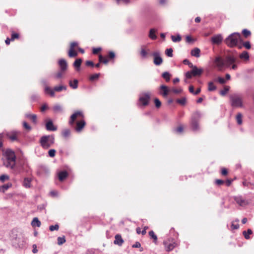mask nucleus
<instances>
[{
    "label": "nucleus",
    "instance_id": "obj_1",
    "mask_svg": "<svg viewBox=\"0 0 254 254\" xmlns=\"http://www.w3.org/2000/svg\"><path fill=\"white\" fill-rule=\"evenodd\" d=\"M3 164L6 168L14 171L16 174L21 172L20 169H15L16 156L14 152L10 149H6L3 154Z\"/></svg>",
    "mask_w": 254,
    "mask_h": 254
},
{
    "label": "nucleus",
    "instance_id": "obj_2",
    "mask_svg": "<svg viewBox=\"0 0 254 254\" xmlns=\"http://www.w3.org/2000/svg\"><path fill=\"white\" fill-rule=\"evenodd\" d=\"M10 240L12 246L15 248L22 249L26 245V239L15 230L11 231L10 234Z\"/></svg>",
    "mask_w": 254,
    "mask_h": 254
},
{
    "label": "nucleus",
    "instance_id": "obj_3",
    "mask_svg": "<svg viewBox=\"0 0 254 254\" xmlns=\"http://www.w3.org/2000/svg\"><path fill=\"white\" fill-rule=\"evenodd\" d=\"M224 42L230 48L236 47L241 42V35L239 33H232L225 39Z\"/></svg>",
    "mask_w": 254,
    "mask_h": 254
},
{
    "label": "nucleus",
    "instance_id": "obj_4",
    "mask_svg": "<svg viewBox=\"0 0 254 254\" xmlns=\"http://www.w3.org/2000/svg\"><path fill=\"white\" fill-rule=\"evenodd\" d=\"M39 143L43 149H47L54 144L55 136L54 135H43L40 138Z\"/></svg>",
    "mask_w": 254,
    "mask_h": 254
},
{
    "label": "nucleus",
    "instance_id": "obj_5",
    "mask_svg": "<svg viewBox=\"0 0 254 254\" xmlns=\"http://www.w3.org/2000/svg\"><path fill=\"white\" fill-rule=\"evenodd\" d=\"M201 118V114L198 111L193 113L190 120V127L193 131H197L200 129L199 122Z\"/></svg>",
    "mask_w": 254,
    "mask_h": 254
},
{
    "label": "nucleus",
    "instance_id": "obj_6",
    "mask_svg": "<svg viewBox=\"0 0 254 254\" xmlns=\"http://www.w3.org/2000/svg\"><path fill=\"white\" fill-rule=\"evenodd\" d=\"M230 100L231 105L233 108L242 107L243 98L241 95L238 94H234L230 95Z\"/></svg>",
    "mask_w": 254,
    "mask_h": 254
},
{
    "label": "nucleus",
    "instance_id": "obj_7",
    "mask_svg": "<svg viewBox=\"0 0 254 254\" xmlns=\"http://www.w3.org/2000/svg\"><path fill=\"white\" fill-rule=\"evenodd\" d=\"M234 63H240V61L238 60L237 58L233 55H228L226 57L225 59V64L226 67H230L231 64Z\"/></svg>",
    "mask_w": 254,
    "mask_h": 254
},
{
    "label": "nucleus",
    "instance_id": "obj_8",
    "mask_svg": "<svg viewBox=\"0 0 254 254\" xmlns=\"http://www.w3.org/2000/svg\"><path fill=\"white\" fill-rule=\"evenodd\" d=\"M150 55L153 57V63L155 65L158 66L162 64L163 60L161 57V53L159 51H154L152 52Z\"/></svg>",
    "mask_w": 254,
    "mask_h": 254
},
{
    "label": "nucleus",
    "instance_id": "obj_9",
    "mask_svg": "<svg viewBox=\"0 0 254 254\" xmlns=\"http://www.w3.org/2000/svg\"><path fill=\"white\" fill-rule=\"evenodd\" d=\"M150 94L148 92L141 93L139 98V104L143 106L148 105L150 99Z\"/></svg>",
    "mask_w": 254,
    "mask_h": 254
},
{
    "label": "nucleus",
    "instance_id": "obj_10",
    "mask_svg": "<svg viewBox=\"0 0 254 254\" xmlns=\"http://www.w3.org/2000/svg\"><path fill=\"white\" fill-rule=\"evenodd\" d=\"M83 113L81 111H76L74 114H73L70 118V119L69 120V124L70 126H72L73 125L75 121L77 119H82L83 118Z\"/></svg>",
    "mask_w": 254,
    "mask_h": 254
},
{
    "label": "nucleus",
    "instance_id": "obj_11",
    "mask_svg": "<svg viewBox=\"0 0 254 254\" xmlns=\"http://www.w3.org/2000/svg\"><path fill=\"white\" fill-rule=\"evenodd\" d=\"M234 199L236 203L241 206H245L249 204L248 201L243 198L242 196H234Z\"/></svg>",
    "mask_w": 254,
    "mask_h": 254
},
{
    "label": "nucleus",
    "instance_id": "obj_12",
    "mask_svg": "<svg viewBox=\"0 0 254 254\" xmlns=\"http://www.w3.org/2000/svg\"><path fill=\"white\" fill-rule=\"evenodd\" d=\"M150 50L145 46L141 47L140 51V55L142 59H146L148 58Z\"/></svg>",
    "mask_w": 254,
    "mask_h": 254
},
{
    "label": "nucleus",
    "instance_id": "obj_13",
    "mask_svg": "<svg viewBox=\"0 0 254 254\" xmlns=\"http://www.w3.org/2000/svg\"><path fill=\"white\" fill-rule=\"evenodd\" d=\"M214 62L219 69H221L224 65L225 66V61H223L220 57H216Z\"/></svg>",
    "mask_w": 254,
    "mask_h": 254
},
{
    "label": "nucleus",
    "instance_id": "obj_14",
    "mask_svg": "<svg viewBox=\"0 0 254 254\" xmlns=\"http://www.w3.org/2000/svg\"><path fill=\"white\" fill-rule=\"evenodd\" d=\"M223 38L220 34L214 35L211 38V42L214 44L219 45L221 43Z\"/></svg>",
    "mask_w": 254,
    "mask_h": 254
},
{
    "label": "nucleus",
    "instance_id": "obj_15",
    "mask_svg": "<svg viewBox=\"0 0 254 254\" xmlns=\"http://www.w3.org/2000/svg\"><path fill=\"white\" fill-rule=\"evenodd\" d=\"M190 68H192L191 73L194 76H199L203 72V69L202 68H198L195 65H193L192 67H191Z\"/></svg>",
    "mask_w": 254,
    "mask_h": 254
},
{
    "label": "nucleus",
    "instance_id": "obj_16",
    "mask_svg": "<svg viewBox=\"0 0 254 254\" xmlns=\"http://www.w3.org/2000/svg\"><path fill=\"white\" fill-rule=\"evenodd\" d=\"M58 64L60 67V70L62 71H65L66 70L67 64L66 61L64 59H60L59 61Z\"/></svg>",
    "mask_w": 254,
    "mask_h": 254
},
{
    "label": "nucleus",
    "instance_id": "obj_17",
    "mask_svg": "<svg viewBox=\"0 0 254 254\" xmlns=\"http://www.w3.org/2000/svg\"><path fill=\"white\" fill-rule=\"evenodd\" d=\"M46 128L48 131H56L57 127H55L52 120H49L46 124Z\"/></svg>",
    "mask_w": 254,
    "mask_h": 254
},
{
    "label": "nucleus",
    "instance_id": "obj_18",
    "mask_svg": "<svg viewBox=\"0 0 254 254\" xmlns=\"http://www.w3.org/2000/svg\"><path fill=\"white\" fill-rule=\"evenodd\" d=\"M85 122L83 120H81L76 123V127L75 130L77 132H80L81 129L84 127Z\"/></svg>",
    "mask_w": 254,
    "mask_h": 254
},
{
    "label": "nucleus",
    "instance_id": "obj_19",
    "mask_svg": "<svg viewBox=\"0 0 254 254\" xmlns=\"http://www.w3.org/2000/svg\"><path fill=\"white\" fill-rule=\"evenodd\" d=\"M164 244L165 246L167 251H171L173 250L177 246V244L176 243L168 244L167 242H164Z\"/></svg>",
    "mask_w": 254,
    "mask_h": 254
},
{
    "label": "nucleus",
    "instance_id": "obj_20",
    "mask_svg": "<svg viewBox=\"0 0 254 254\" xmlns=\"http://www.w3.org/2000/svg\"><path fill=\"white\" fill-rule=\"evenodd\" d=\"M115 240H114V244L122 246L124 243V240L120 235L117 234L115 236Z\"/></svg>",
    "mask_w": 254,
    "mask_h": 254
},
{
    "label": "nucleus",
    "instance_id": "obj_21",
    "mask_svg": "<svg viewBox=\"0 0 254 254\" xmlns=\"http://www.w3.org/2000/svg\"><path fill=\"white\" fill-rule=\"evenodd\" d=\"M160 89L162 90V92L161 93L164 97L167 96L170 92V89L167 86L164 85H162L160 86Z\"/></svg>",
    "mask_w": 254,
    "mask_h": 254
},
{
    "label": "nucleus",
    "instance_id": "obj_22",
    "mask_svg": "<svg viewBox=\"0 0 254 254\" xmlns=\"http://www.w3.org/2000/svg\"><path fill=\"white\" fill-rule=\"evenodd\" d=\"M53 110L55 113H61L63 112V108L62 106L60 104L55 105L53 107Z\"/></svg>",
    "mask_w": 254,
    "mask_h": 254
},
{
    "label": "nucleus",
    "instance_id": "obj_23",
    "mask_svg": "<svg viewBox=\"0 0 254 254\" xmlns=\"http://www.w3.org/2000/svg\"><path fill=\"white\" fill-rule=\"evenodd\" d=\"M31 181L32 179L30 178H25L23 182V186L26 188H30Z\"/></svg>",
    "mask_w": 254,
    "mask_h": 254
},
{
    "label": "nucleus",
    "instance_id": "obj_24",
    "mask_svg": "<svg viewBox=\"0 0 254 254\" xmlns=\"http://www.w3.org/2000/svg\"><path fill=\"white\" fill-rule=\"evenodd\" d=\"M200 50L198 48H195L192 49L191 51V56L195 57L196 58H198L200 57Z\"/></svg>",
    "mask_w": 254,
    "mask_h": 254
},
{
    "label": "nucleus",
    "instance_id": "obj_25",
    "mask_svg": "<svg viewBox=\"0 0 254 254\" xmlns=\"http://www.w3.org/2000/svg\"><path fill=\"white\" fill-rule=\"evenodd\" d=\"M44 91L45 93L49 94L51 97H54L55 95L54 89H52L49 86H46L45 87Z\"/></svg>",
    "mask_w": 254,
    "mask_h": 254
},
{
    "label": "nucleus",
    "instance_id": "obj_26",
    "mask_svg": "<svg viewBox=\"0 0 254 254\" xmlns=\"http://www.w3.org/2000/svg\"><path fill=\"white\" fill-rule=\"evenodd\" d=\"M239 57L242 60L248 61L249 60L250 56L247 51H244L239 55Z\"/></svg>",
    "mask_w": 254,
    "mask_h": 254
},
{
    "label": "nucleus",
    "instance_id": "obj_27",
    "mask_svg": "<svg viewBox=\"0 0 254 254\" xmlns=\"http://www.w3.org/2000/svg\"><path fill=\"white\" fill-rule=\"evenodd\" d=\"M67 176L68 174L66 171H61L59 173V179L60 181H63Z\"/></svg>",
    "mask_w": 254,
    "mask_h": 254
},
{
    "label": "nucleus",
    "instance_id": "obj_28",
    "mask_svg": "<svg viewBox=\"0 0 254 254\" xmlns=\"http://www.w3.org/2000/svg\"><path fill=\"white\" fill-rule=\"evenodd\" d=\"M7 136L12 141L17 140L16 132L12 131L7 133Z\"/></svg>",
    "mask_w": 254,
    "mask_h": 254
},
{
    "label": "nucleus",
    "instance_id": "obj_29",
    "mask_svg": "<svg viewBox=\"0 0 254 254\" xmlns=\"http://www.w3.org/2000/svg\"><path fill=\"white\" fill-rule=\"evenodd\" d=\"M81 59H76L73 63V66L76 68L77 71H78L80 69V67L82 63Z\"/></svg>",
    "mask_w": 254,
    "mask_h": 254
},
{
    "label": "nucleus",
    "instance_id": "obj_30",
    "mask_svg": "<svg viewBox=\"0 0 254 254\" xmlns=\"http://www.w3.org/2000/svg\"><path fill=\"white\" fill-rule=\"evenodd\" d=\"M78 83V81L77 79H74L73 81L70 80L69 81V85L70 87L73 89L77 88Z\"/></svg>",
    "mask_w": 254,
    "mask_h": 254
},
{
    "label": "nucleus",
    "instance_id": "obj_31",
    "mask_svg": "<svg viewBox=\"0 0 254 254\" xmlns=\"http://www.w3.org/2000/svg\"><path fill=\"white\" fill-rule=\"evenodd\" d=\"M71 131L69 129L65 128L62 130V134L64 138H68L70 136Z\"/></svg>",
    "mask_w": 254,
    "mask_h": 254
},
{
    "label": "nucleus",
    "instance_id": "obj_32",
    "mask_svg": "<svg viewBox=\"0 0 254 254\" xmlns=\"http://www.w3.org/2000/svg\"><path fill=\"white\" fill-rule=\"evenodd\" d=\"M31 225L33 227H39L41 226V222L39 220L38 218L35 217L31 222Z\"/></svg>",
    "mask_w": 254,
    "mask_h": 254
},
{
    "label": "nucleus",
    "instance_id": "obj_33",
    "mask_svg": "<svg viewBox=\"0 0 254 254\" xmlns=\"http://www.w3.org/2000/svg\"><path fill=\"white\" fill-rule=\"evenodd\" d=\"M216 89V86L212 81L208 83V90L209 91H213Z\"/></svg>",
    "mask_w": 254,
    "mask_h": 254
},
{
    "label": "nucleus",
    "instance_id": "obj_34",
    "mask_svg": "<svg viewBox=\"0 0 254 254\" xmlns=\"http://www.w3.org/2000/svg\"><path fill=\"white\" fill-rule=\"evenodd\" d=\"M25 117L30 119L34 123H36L37 116L35 114H26Z\"/></svg>",
    "mask_w": 254,
    "mask_h": 254
},
{
    "label": "nucleus",
    "instance_id": "obj_35",
    "mask_svg": "<svg viewBox=\"0 0 254 254\" xmlns=\"http://www.w3.org/2000/svg\"><path fill=\"white\" fill-rule=\"evenodd\" d=\"M170 76H171V75L170 74V73L168 71H165V72H164L162 74V77L165 79V80L167 81V82H168L170 81Z\"/></svg>",
    "mask_w": 254,
    "mask_h": 254
},
{
    "label": "nucleus",
    "instance_id": "obj_36",
    "mask_svg": "<svg viewBox=\"0 0 254 254\" xmlns=\"http://www.w3.org/2000/svg\"><path fill=\"white\" fill-rule=\"evenodd\" d=\"M149 37L152 40H155L157 36L155 34V30L154 29H151L149 31Z\"/></svg>",
    "mask_w": 254,
    "mask_h": 254
},
{
    "label": "nucleus",
    "instance_id": "obj_37",
    "mask_svg": "<svg viewBox=\"0 0 254 254\" xmlns=\"http://www.w3.org/2000/svg\"><path fill=\"white\" fill-rule=\"evenodd\" d=\"M63 90H66V87L65 86L60 85L58 86H55L54 88V90L56 92H61Z\"/></svg>",
    "mask_w": 254,
    "mask_h": 254
},
{
    "label": "nucleus",
    "instance_id": "obj_38",
    "mask_svg": "<svg viewBox=\"0 0 254 254\" xmlns=\"http://www.w3.org/2000/svg\"><path fill=\"white\" fill-rule=\"evenodd\" d=\"M11 186V184L9 183L5 184L0 187V191L4 192L5 190H8Z\"/></svg>",
    "mask_w": 254,
    "mask_h": 254
},
{
    "label": "nucleus",
    "instance_id": "obj_39",
    "mask_svg": "<svg viewBox=\"0 0 254 254\" xmlns=\"http://www.w3.org/2000/svg\"><path fill=\"white\" fill-rule=\"evenodd\" d=\"M77 53L73 49H69L68 51V56L69 57H75L77 56Z\"/></svg>",
    "mask_w": 254,
    "mask_h": 254
},
{
    "label": "nucleus",
    "instance_id": "obj_40",
    "mask_svg": "<svg viewBox=\"0 0 254 254\" xmlns=\"http://www.w3.org/2000/svg\"><path fill=\"white\" fill-rule=\"evenodd\" d=\"M237 123L239 125L242 124V115L241 113H238L236 116Z\"/></svg>",
    "mask_w": 254,
    "mask_h": 254
},
{
    "label": "nucleus",
    "instance_id": "obj_41",
    "mask_svg": "<svg viewBox=\"0 0 254 254\" xmlns=\"http://www.w3.org/2000/svg\"><path fill=\"white\" fill-rule=\"evenodd\" d=\"M252 231L251 229H249L247 231V232L246 231H244L243 234L245 237V238L246 239H250V236L249 235L252 234Z\"/></svg>",
    "mask_w": 254,
    "mask_h": 254
},
{
    "label": "nucleus",
    "instance_id": "obj_42",
    "mask_svg": "<svg viewBox=\"0 0 254 254\" xmlns=\"http://www.w3.org/2000/svg\"><path fill=\"white\" fill-rule=\"evenodd\" d=\"M171 39L174 42H179L181 40V37L180 35H178L176 37L172 35Z\"/></svg>",
    "mask_w": 254,
    "mask_h": 254
},
{
    "label": "nucleus",
    "instance_id": "obj_43",
    "mask_svg": "<svg viewBox=\"0 0 254 254\" xmlns=\"http://www.w3.org/2000/svg\"><path fill=\"white\" fill-rule=\"evenodd\" d=\"M183 90L181 88L178 89L172 88L170 89V92H173L175 94H179L182 92Z\"/></svg>",
    "mask_w": 254,
    "mask_h": 254
},
{
    "label": "nucleus",
    "instance_id": "obj_44",
    "mask_svg": "<svg viewBox=\"0 0 254 254\" xmlns=\"http://www.w3.org/2000/svg\"><path fill=\"white\" fill-rule=\"evenodd\" d=\"M57 240H58V244L59 245H62L65 242V239L64 237H59L58 238Z\"/></svg>",
    "mask_w": 254,
    "mask_h": 254
},
{
    "label": "nucleus",
    "instance_id": "obj_45",
    "mask_svg": "<svg viewBox=\"0 0 254 254\" xmlns=\"http://www.w3.org/2000/svg\"><path fill=\"white\" fill-rule=\"evenodd\" d=\"M165 54H166V55L169 57H172L173 55V49L172 48H169V49H166V51H165Z\"/></svg>",
    "mask_w": 254,
    "mask_h": 254
},
{
    "label": "nucleus",
    "instance_id": "obj_46",
    "mask_svg": "<svg viewBox=\"0 0 254 254\" xmlns=\"http://www.w3.org/2000/svg\"><path fill=\"white\" fill-rule=\"evenodd\" d=\"M9 177L7 175L3 174L0 176V181H1L2 183L4 182L5 180H9Z\"/></svg>",
    "mask_w": 254,
    "mask_h": 254
},
{
    "label": "nucleus",
    "instance_id": "obj_47",
    "mask_svg": "<svg viewBox=\"0 0 254 254\" xmlns=\"http://www.w3.org/2000/svg\"><path fill=\"white\" fill-rule=\"evenodd\" d=\"M229 90V86H226L224 87V89L221 90L220 92V94L222 96H225L226 93L228 92Z\"/></svg>",
    "mask_w": 254,
    "mask_h": 254
},
{
    "label": "nucleus",
    "instance_id": "obj_48",
    "mask_svg": "<svg viewBox=\"0 0 254 254\" xmlns=\"http://www.w3.org/2000/svg\"><path fill=\"white\" fill-rule=\"evenodd\" d=\"M149 235L154 239V242L156 243L157 239V236L154 234L153 231H150L149 232Z\"/></svg>",
    "mask_w": 254,
    "mask_h": 254
},
{
    "label": "nucleus",
    "instance_id": "obj_49",
    "mask_svg": "<svg viewBox=\"0 0 254 254\" xmlns=\"http://www.w3.org/2000/svg\"><path fill=\"white\" fill-rule=\"evenodd\" d=\"M100 75V73L94 74L91 75L90 76L89 79L90 80L93 81L94 80L98 79Z\"/></svg>",
    "mask_w": 254,
    "mask_h": 254
},
{
    "label": "nucleus",
    "instance_id": "obj_50",
    "mask_svg": "<svg viewBox=\"0 0 254 254\" xmlns=\"http://www.w3.org/2000/svg\"><path fill=\"white\" fill-rule=\"evenodd\" d=\"M99 60L100 62L103 63L105 64H107L109 62L108 60H107L106 59H104V57L102 55H100L99 56Z\"/></svg>",
    "mask_w": 254,
    "mask_h": 254
},
{
    "label": "nucleus",
    "instance_id": "obj_51",
    "mask_svg": "<svg viewBox=\"0 0 254 254\" xmlns=\"http://www.w3.org/2000/svg\"><path fill=\"white\" fill-rule=\"evenodd\" d=\"M59 229V226L58 224H56L55 225H51L49 227V230L51 231H53L55 230H58Z\"/></svg>",
    "mask_w": 254,
    "mask_h": 254
},
{
    "label": "nucleus",
    "instance_id": "obj_52",
    "mask_svg": "<svg viewBox=\"0 0 254 254\" xmlns=\"http://www.w3.org/2000/svg\"><path fill=\"white\" fill-rule=\"evenodd\" d=\"M23 126L24 128L28 131L31 130V126L29 125L26 122H23Z\"/></svg>",
    "mask_w": 254,
    "mask_h": 254
},
{
    "label": "nucleus",
    "instance_id": "obj_53",
    "mask_svg": "<svg viewBox=\"0 0 254 254\" xmlns=\"http://www.w3.org/2000/svg\"><path fill=\"white\" fill-rule=\"evenodd\" d=\"M56 151L54 149H52L49 150L48 154L50 157H54L55 156Z\"/></svg>",
    "mask_w": 254,
    "mask_h": 254
},
{
    "label": "nucleus",
    "instance_id": "obj_54",
    "mask_svg": "<svg viewBox=\"0 0 254 254\" xmlns=\"http://www.w3.org/2000/svg\"><path fill=\"white\" fill-rule=\"evenodd\" d=\"M243 46L247 49H250L251 48V45L249 41H246L243 43Z\"/></svg>",
    "mask_w": 254,
    "mask_h": 254
},
{
    "label": "nucleus",
    "instance_id": "obj_55",
    "mask_svg": "<svg viewBox=\"0 0 254 254\" xmlns=\"http://www.w3.org/2000/svg\"><path fill=\"white\" fill-rule=\"evenodd\" d=\"M177 102L181 105H185L186 102V99L185 98H182L181 99H179L177 100Z\"/></svg>",
    "mask_w": 254,
    "mask_h": 254
},
{
    "label": "nucleus",
    "instance_id": "obj_56",
    "mask_svg": "<svg viewBox=\"0 0 254 254\" xmlns=\"http://www.w3.org/2000/svg\"><path fill=\"white\" fill-rule=\"evenodd\" d=\"M154 103L156 108H159L161 105L160 101L158 98L154 99Z\"/></svg>",
    "mask_w": 254,
    "mask_h": 254
},
{
    "label": "nucleus",
    "instance_id": "obj_57",
    "mask_svg": "<svg viewBox=\"0 0 254 254\" xmlns=\"http://www.w3.org/2000/svg\"><path fill=\"white\" fill-rule=\"evenodd\" d=\"M242 33L244 34V36L246 37H248L251 34L250 31H249L247 29H244L242 31Z\"/></svg>",
    "mask_w": 254,
    "mask_h": 254
},
{
    "label": "nucleus",
    "instance_id": "obj_58",
    "mask_svg": "<svg viewBox=\"0 0 254 254\" xmlns=\"http://www.w3.org/2000/svg\"><path fill=\"white\" fill-rule=\"evenodd\" d=\"M116 1L118 4H120L121 2H123L126 4H127L130 3V0H116Z\"/></svg>",
    "mask_w": 254,
    "mask_h": 254
},
{
    "label": "nucleus",
    "instance_id": "obj_59",
    "mask_svg": "<svg viewBox=\"0 0 254 254\" xmlns=\"http://www.w3.org/2000/svg\"><path fill=\"white\" fill-rule=\"evenodd\" d=\"M215 81H218L221 84H224L226 82L225 79L221 77H219Z\"/></svg>",
    "mask_w": 254,
    "mask_h": 254
},
{
    "label": "nucleus",
    "instance_id": "obj_60",
    "mask_svg": "<svg viewBox=\"0 0 254 254\" xmlns=\"http://www.w3.org/2000/svg\"><path fill=\"white\" fill-rule=\"evenodd\" d=\"M183 63L185 64L188 65L190 67H192V64L190 63L188 60L185 59L183 61Z\"/></svg>",
    "mask_w": 254,
    "mask_h": 254
},
{
    "label": "nucleus",
    "instance_id": "obj_61",
    "mask_svg": "<svg viewBox=\"0 0 254 254\" xmlns=\"http://www.w3.org/2000/svg\"><path fill=\"white\" fill-rule=\"evenodd\" d=\"M101 50V48H94L92 50V53L93 54H97Z\"/></svg>",
    "mask_w": 254,
    "mask_h": 254
},
{
    "label": "nucleus",
    "instance_id": "obj_62",
    "mask_svg": "<svg viewBox=\"0 0 254 254\" xmlns=\"http://www.w3.org/2000/svg\"><path fill=\"white\" fill-rule=\"evenodd\" d=\"M64 72V71H62L61 70H60L55 75V77L56 78H61L63 76V73Z\"/></svg>",
    "mask_w": 254,
    "mask_h": 254
},
{
    "label": "nucleus",
    "instance_id": "obj_63",
    "mask_svg": "<svg viewBox=\"0 0 254 254\" xmlns=\"http://www.w3.org/2000/svg\"><path fill=\"white\" fill-rule=\"evenodd\" d=\"M19 37V35L17 33H12L11 36V40L13 41L16 38H18Z\"/></svg>",
    "mask_w": 254,
    "mask_h": 254
},
{
    "label": "nucleus",
    "instance_id": "obj_64",
    "mask_svg": "<svg viewBox=\"0 0 254 254\" xmlns=\"http://www.w3.org/2000/svg\"><path fill=\"white\" fill-rule=\"evenodd\" d=\"M108 57L109 59H114L115 57V54L113 51H110L108 53Z\"/></svg>",
    "mask_w": 254,
    "mask_h": 254
}]
</instances>
